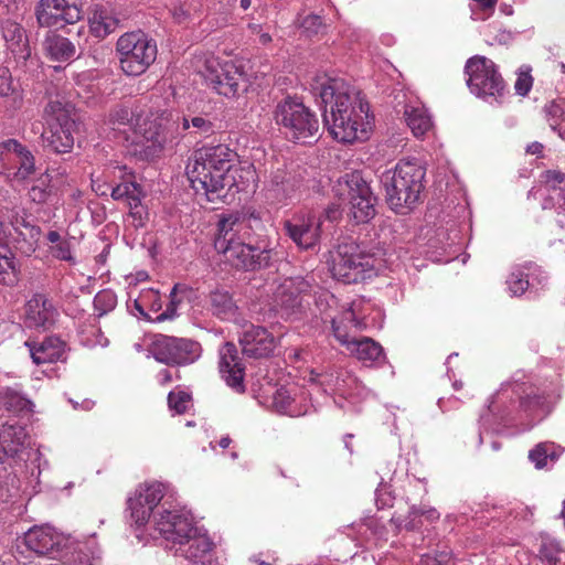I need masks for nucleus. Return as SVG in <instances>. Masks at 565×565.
I'll return each mask as SVG.
<instances>
[{
    "mask_svg": "<svg viewBox=\"0 0 565 565\" xmlns=\"http://www.w3.org/2000/svg\"><path fill=\"white\" fill-rule=\"evenodd\" d=\"M310 89L320 100L323 122L333 139L353 143L369 138L373 116L361 92L327 73H317L311 78Z\"/></svg>",
    "mask_w": 565,
    "mask_h": 565,
    "instance_id": "1",
    "label": "nucleus"
},
{
    "mask_svg": "<svg viewBox=\"0 0 565 565\" xmlns=\"http://www.w3.org/2000/svg\"><path fill=\"white\" fill-rule=\"evenodd\" d=\"M557 398L556 390L540 391L518 380L504 382L491 397L487 411L480 415V425L486 430L498 431L519 408L533 419L541 420L551 412Z\"/></svg>",
    "mask_w": 565,
    "mask_h": 565,
    "instance_id": "2",
    "label": "nucleus"
},
{
    "mask_svg": "<svg viewBox=\"0 0 565 565\" xmlns=\"http://www.w3.org/2000/svg\"><path fill=\"white\" fill-rule=\"evenodd\" d=\"M236 152L226 145L205 147L194 152L185 168L191 188L209 202L225 198V190L238 189L235 180Z\"/></svg>",
    "mask_w": 565,
    "mask_h": 565,
    "instance_id": "3",
    "label": "nucleus"
},
{
    "mask_svg": "<svg viewBox=\"0 0 565 565\" xmlns=\"http://www.w3.org/2000/svg\"><path fill=\"white\" fill-rule=\"evenodd\" d=\"M386 250H364L355 243H342L331 253L330 271L334 279L344 284L359 281L377 275L386 267Z\"/></svg>",
    "mask_w": 565,
    "mask_h": 565,
    "instance_id": "4",
    "label": "nucleus"
},
{
    "mask_svg": "<svg viewBox=\"0 0 565 565\" xmlns=\"http://www.w3.org/2000/svg\"><path fill=\"white\" fill-rule=\"evenodd\" d=\"M92 189L99 196H105L110 191V196L115 201H124L127 204L129 215L137 222L136 226L143 225L147 211L141 204L142 189L126 166L106 168L100 177L92 178Z\"/></svg>",
    "mask_w": 565,
    "mask_h": 565,
    "instance_id": "5",
    "label": "nucleus"
},
{
    "mask_svg": "<svg viewBox=\"0 0 565 565\" xmlns=\"http://www.w3.org/2000/svg\"><path fill=\"white\" fill-rule=\"evenodd\" d=\"M365 301L355 299L350 307L342 313L340 322L332 319V331L335 339L348 350L350 355L360 361L364 366L371 367L380 365L385 361V354L382 345L372 338L350 337L341 327L342 322H350L356 329H364L367 326L364 316Z\"/></svg>",
    "mask_w": 565,
    "mask_h": 565,
    "instance_id": "6",
    "label": "nucleus"
},
{
    "mask_svg": "<svg viewBox=\"0 0 565 565\" xmlns=\"http://www.w3.org/2000/svg\"><path fill=\"white\" fill-rule=\"evenodd\" d=\"M183 68L189 74H195L217 94L235 97L245 84V75L230 61L222 63L211 53H195L184 62Z\"/></svg>",
    "mask_w": 565,
    "mask_h": 565,
    "instance_id": "7",
    "label": "nucleus"
},
{
    "mask_svg": "<svg viewBox=\"0 0 565 565\" xmlns=\"http://www.w3.org/2000/svg\"><path fill=\"white\" fill-rule=\"evenodd\" d=\"M114 129L127 127L132 132L131 143L139 146L146 157L156 156L166 140L161 122L148 114L125 105L116 106L109 114Z\"/></svg>",
    "mask_w": 565,
    "mask_h": 565,
    "instance_id": "8",
    "label": "nucleus"
},
{
    "mask_svg": "<svg viewBox=\"0 0 565 565\" xmlns=\"http://www.w3.org/2000/svg\"><path fill=\"white\" fill-rule=\"evenodd\" d=\"M425 170L415 161H401L394 169L386 170L381 183L386 191V200L392 210L401 212L411 209L423 190Z\"/></svg>",
    "mask_w": 565,
    "mask_h": 565,
    "instance_id": "9",
    "label": "nucleus"
},
{
    "mask_svg": "<svg viewBox=\"0 0 565 565\" xmlns=\"http://www.w3.org/2000/svg\"><path fill=\"white\" fill-rule=\"evenodd\" d=\"M313 292L315 302L320 311L327 310L335 298L328 290L315 285L311 276L286 277L279 281L273 294L274 308L281 316H290L302 307L306 297Z\"/></svg>",
    "mask_w": 565,
    "mask_h": 565,
    "instance_id": "10",
    "label": "nucleus"
},
{
    "mask_svg": "<svg viewBox=\"0 0 565 565\" xmlns=\"http://www.w3.org/2000/svg\"><path fill=\"white\" fill-rule=\"evenodd\" d=\"M309 382L317 384L342 409H355V406L366 399L370 391L350 371L332 367L323 373L311 371Z\"/></svg>",
    "mask_w": 565,
    "mask_h": 565,
    "instance_id": "11",
    "label": "nucleus"
},
{
    "mask_svg": "<svg viewBox=\"0 0 565 565\" xmlns=\"http://www.w3.org/2000/svg\"><path fill=\"white\" fill-rule=\"evenodd\" d=\"M215 543L192 512L179 507V553L193 565H222L214 556Z\"/></svg>",
    "mask_w": 565,
    "mask_h": 565,
    "instance_id": "12",
    "label": "nucleus"
},
{
    "mask_svg": "<svg viewBox=\"0 0 565 565\" xmlns=\"http://www.w3.org/2000/svg\"><path fill=\"white\" fill-rule=\"evenodd\" d=\"M46 129L42 134L44 147L55 153H67L74 147L75 109L70 103L50 100L44 108Z\"/></svg>",
    "mask_w": 565,
    "mask_h": 565,
    "instance_id": "13",
    "label": "nucleus"
},
{
    "mask_svg": "<svg viewBox=\"0 0 565 565\" xmlns=\"http://www.w3.org/2000/svg\"><path fill=\"white\" fill-rule=\"evenodd\" d=\"M275 122L288 139L308 142L319 132L317 116L300 100L285 98L279 102L274 111Z\"/></svg>",
    "mask_w": 565,
    "mask_h": 565,
    "instance_id": "14",
    "label": "nucleus"
},
{
    "mask_svg": "<svg viewBox=\"0 0 565 565\" xmlns=\"http://www.w3.org/2000/svg\"><path fill=\"white\" fill-rule=\"evenodd\" d=\"M121 71L128 76L143 74L156 61L157 44L142 31L127 32L116 43Z\"/></svg>",
    "mask_w": 565,
    "mask_h": 565,
    "instance_id": "15",
    "label": "nucleus"
},
{
    "mask_svg": "<svg viewBox=\"0 0 565 565\" xmlns=\"http://www.w3.org/2000/svg\"><path fill=\"white\" fill-rule=\"evenodd\" d=\"M468 75L467 84L472 94L492 103L504 94V83L495 64L484 56L470 57L465 66Z\"/></svg>",
    "mask_w": 565,
    "mask_h": 565,
    "instance_id": "16",
    "label": "nucleus"
},
{
    "mask_svg": "<svg viewBox=\"0 0 565 565\" xmlns=\"http://www.w3.org/2000/svg\"><path fill=\"white\" fill-rule=\"evenodd\" d=\"M300 188V177L280 164L268 172L262 192L267 202L280 204L297 198Z\"/></svg>",
    "mask_w": 565,
    "mask_h": 565,
    "instance_id": "17",
    "label": "nucleus"
},
{
    "mask_svg": "<svg viewBox=\"0 0 565 565\" xmlns=\"http://www.w3.org/2000/svg\"><path fill=\"white\" fill-rule=\"evenodd\" d=\"M345 185L350 216L359 223H367L375 215V201L370 185L363 180L360 173L353 172L347 175Z\"/></svg>",
    "mask_w": 565,
    "mask_h": 565,
    "instance_id": "18",
    "label": "nucleus"
},
{
    "mask_svg": "<svg viewBox=\"0 0 565 565\" xmlns=\"http://www.w3.org/2000/svg\"><path fill=\"white\" fill-rule=\"evenodd\" d=\"M40 26L51 28L61 23L74 24L83 17L77 0H40L35 8Z\"/></svg>",
    "mask_w": 565,
    "mask_h": 565,
    "instance_id": "19",
    "label": "nucleus"
},
{
    "mask_svg": "<svg viewBox=\"0 0 565 565\" xmlns=\"http://www.w3.org/2000/svg\"><path fill=\"white\" fill-rule=\"evenodd\" d=\"M250 226L245 218L228 214L222 216L217 223V235L214 247L221 254H227L243 239H248Z\"/></svg>",
    "mask_w": 565,
    "mask_h": 565,
    "instance_id": "20",
    "label": "nucleus"
},
{
    "mask_svg": "<svg viewBox=\"0 0 565 565\" xmlns=\"http://www.w3.org/2000/svg\"><path fill=\"white\" fill-rule=\"evenodd\" d=\"M307 392L296 387H278L270 402V407L274 412L288 415L290 417H298L309 413L312 406L308 402Z\"/></svg>",
    "mask_w": 565,
    "mask_h": 565,
    "instance_id": "21",
    "label": "nucleus"
},
{
    "mask_svg": "<svg viewBox=\"0 0 565 565\" xmlns=\"http://www.w3.org/2000/svg\"><path fill=\"white\" fill-rule=\"evenodd\" d=\"M233 247V250L223 254L225 258L237 268L253 270L256 267L266 266L270 259V249L265 246L252 245L249 238L243 239Z\"/></svg>",
    "mask_w": 565,
    "mask_h": 565,
    "instance_id": "22",
    "label": "nucleus"
},
{
    "mask_svg": "<svg viewBox=\"0 0 565 565\" xmlns=\"http://www.w3.org/2000/svg\"><path fill=\"white\" fill-rule=\"evenodd\" d=\"M288 236L301 249H311L320 236V222L312 215H296L285 222Z\"/></svg>",
    "mask_w": 565,
    "mask_h": 565,
    "instance_id": "23",
    "label": "nucleus"
},
{
    "mask_svg": "<svg viewBox=\"0 0 565 565\" xmlns=\"http://www.w3.org/2000/svg\"><path fill=\"white\" fill-rule=\"evenodd\" d=\"M7 162L18 167L14 175L18 179H25L34 172V157L22 143L15 139H10L3 143V150L0 152V172L7 173Z\"/></svg>",
    "mask_w": 565,
    "mask_h": 565,
    "instance_id": "24",
    "label": "nucleus"
},
{
    "mask_svg": "<svg viewBox=\"0 0 565 565\" xmlns=\"http://www.w3.org/2000/svg\"><path fill=\"white\" fill-rule=\"evenodd\" d=\"M25 323L33 328L50 329L58 317L52 299L44 294H34L25 303Z\"/></svg>",
    "mask_w": 565,
    "mask_h": 565,
    "instance_id": "25",
    "label": "nucleus"
},
{
    "mask_svg": "<svg viewBox=\"0 0 565 565\" xmlns=\"http://www.w3.org/2000/svg\"><path fill=\"white\" fill-rule=\"evenodd\" d=\"M239 343L243 353L255 359L268 356L276 345L274 335L266 328L254 324L245 327Z\"/></svg>",
    "mask_w": 565,
    "mask_h": 565,
    "instance_id": "26",
    "label": "nucleus"
},
{
    "mask_svg": "<svg viewBox=\"0 0 565 565\" xmlns=\"http://www.w3.org/2000/svg\"><path fill=\"white\" fill-rule=\"evenodd\" d=\"M220 374L225 383L238 393L244 392V366L236 347L226 342L220 350Z\"/></svg>",
    "mask_w": 565,
    "mask_h": 565,
    "instance_id": "27",
    "label": "nucleus"
},
{
    "mask_svg": "<svg viewBox=\"0 0 565 565\" xmlns=\"http://www.w3.org/2000/svg\"><path fill=\"white\" fill-rule=\"evenodd\" d=\"M13 233L12 243L21 254L30 256L38 246L42 234L41 227L26 221L25 217L15 215L10 221Z\"/></svg>",
    "mask_w": 565,
    "mask_h": 565,
    "instance_id": "28",
    "label": "nucleus"
},
{
    "mask_svg": "<svg viewBox=\"0 0 565 565\" xmlns=\"http://www.w3.org/2000/svg\"><path fill=\"white\" fill-rule=\"evenodd\" d=\"M23 541L30 551L39 555H46L60 548L63 536L52 526L41 525L30 529L24 534Z\"/></svg>",
    "mask_w": 565,
    "mask_h": 565,
    "instance_id": "29",
    "label": "nucleus"
},
{
    "mask_svg": "<svg viewBox=\"0 0 565 565\" xmlns=\"http://www.w3.org/2000/svg\"><path fill=\"white\" fill-rule=\"evenodd\" d=\"M33 363L36 365L65 360L66 343L55 335L46 337L42 342L26 341Z\"/></svg>",
    "mask_w": 565,
    "mask_h": 565,
    "instance_id": "30",
    "label": "nucleus"
},
{
    "mask_svg": "<svg viewBox=\"0 0 565 565\" xmlns=\"http://www.w3.org/2000/svg\"><path fill=\"white\" fill-rule=\"evenodd\" d=\"M0 29L9 50L20 58H28L31 52L29 40L22 25L11 19H2Z\"/></svg>",
    "mask_w": 565,
    "mask_h": 565,
    "instance_id": "31",
    "label": "nucleus"
},
{
    "mask_svg": "<svg viewBox=\"0 0 565 565\" xmlns=\"http://www.w3.org/2000/svg\"><path fill=\"white\" fill-rule=\"evenodd\" d=\"M177 296V282L170 289L171 300L167 307V309L162 312H159L162 309V299L158 291L150 289L140 296L138 300H136V308L140 311L141 315H145L143 307H150V311L158 313L152 320L156 322H163L167 319H172L175 312L177 302L174 297Z\"/></svg>",
    "mask_w": 565,
    "mask_h": 565,
    "instance_id": "32",
    "label": "nucleus"
},
{
    "mask_svg": "<svg viewBox=\"0 0 565 565\" xmlns=\"http://www.w3.org/2000/svg\"><path fill=\"white\" fill-rule=\"evenodd\" d=\"M19 282V270L14 256L9 248V239L4 224L0 222V284L13 287Z\"/></svg>",
    "mask_w": 565,
    "mask_h": 565,
    "instance_id": "33",
    "label": "nucleus"
},
{
    "mask_svg": "<svg viewBox=\"0 0 565 565\" xmlns=\"http://www.w3.org/2000/svg\"><path fill=\"white\" fill-rule=\"evenodd\" d=\"M116 19L106 8L95 4L88 13V23L92 34L96 38L104 39L118 26Z\"/></svg>",
    "mask_w": 565,
    "mask_h": 565,
    "instance_id": "34",
    "label": "nucleus"
},
{
    "mask_svg": "<svg viewBox=\"0 0 565 565\" xmlns=\"http://www.w3.org/2000/svg\"><path fill=\"white\" fill-rule=\"evenodd\" d=\"M26 441V433L21 426H9L0 435V451L2 460L4 457H15L24 448Z\"/></svg>",
    "mask_w": 565,
    "mask_h": 565,
    "instance_id": "35",
    "label": "nucleus"
},
{
    "mask_svg": "<svg viewBox=\"0 0 565 565\" xmlns=\"http://www.w3.org/2000/svg\"><path fill=\"white\" fill-rule=\"evenodd\" d=\"M419 516H424L428 522H436L440 518V513L433 507H417L409 508L407 516L394 515L391 521L398 530H415L420 525Z\"/></svg>",
    "mask_w": 565,
    "mask_h": 565,
    "instance_id": "36",
    "label": "nucleus"
},
{
    "mask_svg": "<svg viewBox=\"0 0 565 565\" xmlns=\"http://www.w3.org/2000/svg\"><path fill=\"white\" fill-rule=\"evenodd\" d=\"M404 115L407 126L417 138L423 137L433 127L430 115L420 104L406 105Z\"/></svg>",
    "mask_w": 565,
    "mask_h": 565,
    "instance_id": "37",
    "label": "nucleus"
},
{
    "mask_svg": "<svg viewBox=\"0 0 565 565\" xmlns=\"http://www.w3.org/2000/svg\"><path fill=\"white\" fill-rule=\"evenodd\" d=\"M210 307L214 316L222 320H235L238 307L226 290H215L210 296Z\"/></svg>",
    "mask_w": 565,
    "mask_h": 565,
    "instance_id": "38",
    "label": "nucleus"
},
{
    "mask_svg": "<svg viewBox=\"0 0 565 565\" xmlns=\"http://www.w3.org/2000/svg\"><path fill=\"white\" fill-rule=\"evenodd\" d=\"M44 49L47 55L55 61H67L76 53L75 45L60 34H49L44 41Z\"/></svg>",
    "mask_w": 565,
    "mask_h": 565,
    "instance_id": "39",
    "label": "nucleus"
},
{
    "mask_svg": "<svg viewBox=\"0 0 565 565\" xmlns=\"http://www.w3.org/2000/svg\"><path fill=\"white\" fill-rule=\"evenodd\" d=\"M150 351L158 362L170 366L177 364V342L174 338L163 334L154 335Z\"/></svg>",
    "mask_w": 565,
    "mask_h": 565,
    "instance_id": "40",
    "label": "nucleus"
},
{
    "mask_svg": "<svg viewBox=\"0 0 565 565\" xmlns=\"http://www.w3.org/2000/svg\"><path fill=\"white\" fill-rule=\"evenodd\" d=\"M537 267L530 265L526 267L515 268L507 280L508 288L513 296L522 295L529 287L534 286L533 275L537 271Z\"/></svg>",
    "mask_w": 565,
    "mask_h": 565,
    "instance_id": "41",
    "label": "nucleus"
},
{
    "mask_svg": "<svg viewBox=\"0 0 565 565\" xmlns=\"http://www.w3.org/2000/svg\"><path fill=\"white\" fill-rule=\"evenodd\" d=\"M156 530L167 541L175 543L177 540V511L174 509H166L159 511L154 518Z\"/></svg>",
    "mask_w": 565,
    "mask_h": 565,
    "instance_id": "42",
    "label": "nucleus"
},
{
    "mask_svg": "<svg viewBox=\"0 0 565 565\" xmlns=\"http://www.w3.org/2000/svg\"><path fill=\"white\" fill-rule=\"evenodd\" d=\"M557 458L558 454L553 443H541L529 452V459L537 469L547 467L550 461L554 462Z\"/></svg>",
    "mask_w": 565,
    "mask_h": 565,
    "instance_id": "43",
    "label": "nucleus"
},
{
    "mask_svg": "<svg viewBox=\"0 0 565 565\" xmlns=\"http://www.w3.org/2000/svg\"><path fill=\"white\" fill-rule=\"evenodd\" d=\"M164 492V486L158 481L140 483L135 490V493L152 509L163 499Z\"/></svg>",
    "mask_w": 565,
    "mask_h": 565,
    "instance_id": "44",
    "label": "nucleus"
},
{
    "mask_svg": "<svg viewBox=\"0 0 565 565\" xmlns=\"http://www.w3.org/2000/svg\"><path fill=\"white\" fill-rule=\"evenodd\" d=\"M128 509L130 510L131 519L138 526L145 525L153 511V509L146 504L136 493L128 499Z\"/></svg>",
    "mask_w": 565,
    "mask_h": 565,
    "instance_id": "45",
    "label": "nucleus"
},
{
    "mask_svg": "<svg viewBox=\"0 0 565 565\" xmlns=\"http://www.w3.org/2000/svg\"><path fill=\"white\" fill-rule=\"evenodd\" d=\"M202 353L201 344L194 340L179 339V366L195 362Z\"/></svg>",
    "mask_w": 565,
    "mask_h": 565,
    "instance_id": "46",
    "label": "nucleus"
},
{
    "mask_svg": "<svg viewBox=\"0 0 565 565\" xmlns=\"http://www.w3.org/2000/svg\"><path fill=\"white\" fill-rule=\"evenodd\" d=\"M543 181L548 190L557 191L558 204L565 196V173L559 170H547L542 174Z\"/></svg>",
    "mask_w": 565,
    "mask_h": 565,
    "instance_id": "47",
    "label": "nucleus"
},
{
    "mask_svg": "<svg viewBox=\"0 0 565 565\" xmlns=\"http://www.w3.org/2000/svg\"><path fill=\"white\" fill-rule=\"evenodd\" d=\"M1 403L13 412H20L28 408L30 401L13 388L7 387L1 392Z\"/></svg>",
    "mask_w": 565,
    "mask_h": 565,
    "instance_id": "48",
    "label": "nucleus"
},
{
    "mask_svg": "<svg viewBox=\"0 0 565 565\" xmlns=\"http://www.w3.org/2000/svg\"><path fill=\"white\" fill-rule=\"evenodd\" d=\"M93 303L98 317H103L115 309L117 297L115 292L109 289L100 290L95 296Z\"/></svg>",
    "mask_w": 565,
    "mask_h": 565,
    "instance_id": "49",
    "label": "nucleus"
},
{
    "mask_svg": "<svg viewBox=\"0 0 565 565\" xmlns=\"http://www.w3.org/2000/svg\"><path fill=\"white\" fill-rule=\"evenodd\" d=\"M497 2V0H472L470 3L471 19L473 21L489 19L495 10Z\"/></svg>",
    "mask_w": 565,
    "mask_h": 565,
    "instance_id": "50",
    "label": "nucleus"
},
{
    "mask_svg": "<svg viewBox=\"0 0 565 565\" xmlns=\"http://www.w3.org/2000/svg\"><path fill=\"white\" fill-rule=\"evenodd\" d=\"M299 26L307 36L318 35L326 30V23L322 18L315 13L299 19Z\"/></svg>",
    "mask_w": 565,
    "mask_h": 565,
    "instance_id": "51",
    "label": "nucleus"
},
{
    "mask_svg": "<svg viewBox=\"0 0 565 565\" xmlns=\"http://www.w3.org/2000/svg\"><path fill=\"white\" fill-rule=\"evenodd\" d=\"M531 71L532 68L529 65H522L519 68L514 89L520 96H526L533 86V77L531 75Z\"/></svg>",
    "mask_w": 565,
    "mask_h": 565,
    "instance_id": "52",
    "label": "nucleus"
},
{
    "mask_svg": "<svg viewBox=\"0 0 565 565\" xmlns=\"http://www.w3.org/2000/svg\"><path fill=\"white\" fill-rule=\"evenodd\" d=\"M561 548L558 544L550 542L544 543L540 550V556L545 565H557L561 559Z\"/></svg>",
    "mask_w": 565,
    "mask_h": 565,
    "instance_id": "53",
    "label": "nucleus"
},
{
    "mask_svg": "<svg viewBox=\"0 0 565 565\" xmlns=\"http://www.w3.org/2000/svg\"><path fill=\"white\" fill-rule=\"evenodd\" d=\"M544 111L550 124H557L565 115V100L561 98L551 100L545 105Z\"/></svg>",
    "mask_w": 565,
    "mask_h": 565,
    "instance_id": "54",
    "label": "nucleus"
},
{
    "mask_svg": "<svg viewBox=\"0 0 565 565\" xmlns=\"http://www.w3.org/2000/svg\"><path fill=\"white\" fill-rule=\"evenodd\" d=\"M182 126L185 130L193 128L199 134H211L213 131L212 122L202 116H195L191 120L183 118Z\"/></svg>",
    "mask_w": 565,
    "mask_h": 565,
    "instance_id": "55",
    "label": "nucleus"
},
{
    "mask_svg": "<svg viewBox=\"0 0 565 565\" xmlns=\"http://www.w3.org/2000/svg\"><path fill=\"white\" fill-rule=\"evenodd\" d=\"M50 252L53 255V257L60 259V260H66V262H73L74 258L72 256L71 252V245L68 241L61 239L54 245L50 246Z\"/></svg>",
    "mask_w": 565,
    "mask_h": 565,
    "instance_id": "56",
    "label": "nucleus"
},
{
    "mask_svg": "<svg viewBox=\"0 0 565 565\" xmlns=\"http://www.w3.org/2000/svg\"><path fill=\"white\" fill-rule=\"evenodd\" d=\"M50 195V191L44 181L33 185L29 191L30 199L35 203H44Z\"/></svg>",
    "mask_w": 565,
    "mask_h": 565,
    "instance_id": "57",
    "label": "nucleus"
},
{
    "mask_svg": "<svg viewBox=\"0 0 565 565\" xmlns=\"http://www.w3.org/2000/svg\"><path fill=\"white\" fill-rule=\"evenodd\" d=\"M340 35L348 44L360 42L364 38V33L362 30L352 28L351 25L343 26L340 30Z\"/></svg>",
    "mask_w": 565,
    "mask_h": 565,
    "instance_id": "58",
    "label": "nucleus"
},
{
    "mask_svg": "<svg viewBox=\"0 0 565 565\" xmlns=\"http://www.w3.org/2000/svg\"><path fill=\"white\" fill-rule=\"evenodd\" d=\"M196 299L198 294L195 290L192 288H181V285L179 284V305H181L184 300H186L189 303H193Z\"/></svg>",
    "mask_w": 565,
    "mask_h": 565,
    "instance_id": "59",
    "label": "nucleus"
},
{
    "mask_svg": "<svg viewBox=\"0 0 565 565\" xmlns=\"http://www.w3.org/2000/svg\"><path fill=\"white\" fill-rule=\"evenodd\" d=\"M179 415L186 412L191 407V396L185 392L179 391Z\"/></svg>",
    "mask_w": 565,
    "mask_h": 565,
    "instance_id": "60",
    "label": "nucleus"
},
{
    "mask_svg": "<svg viewBox=\"0 0 565 565\" xmlns=\"http://www.w3.org/2000/svg\"><path fill=\"white\" fill-rule=\"evenodd\" d=\"M450 552L443 551L435 557V563L433 565H446L450 559Z\"/></svg>",
    "mask_w": 565,
    "mask_h": 565,
    "instance_id": "61",
    "label": "nucleus"
},
{
    "mask_svg": "<svg viewBox=\"0 0 565 565\" xmlns=\"http://www.w3.org/2000/svg\"><path fill=\"white\" fill-rule=\"evenodd\" d=\"M376 504L380 509H383L384 507H388L392 504L391 497L382 498L381 491H376Z\"/></svg>",
    "mask_w": 565,
    "mask_h": 565,
    "instance_id": "62",
    "label": "nucleus"
},
{
    "mask_svg": "<svg viewBox=\"0 0 565 565\" xmlns=\"http://www.w3.org/2000/svg\"><path fill=\"white\" fill-rule=\"evenodd\" d=\"M542 150H543V145L537 141L532 142L526 148V152H529L531 154H539L542 152Z\"/></svg>",
    "mask_w": 565,
    "mask_h": 565,
    "instance_id": "63",
    "label": "nucleus"
},
{
    "mask_svg": "<svg viewBox=\"0 0 565 565\" xmlns=\"http://www.w3.org/2000/svg\"><path fill=\"white\" fill-rule=\"evenodd\" d=\"M551 128L557 132V135L565 140V125L563 122L553 124L551 122Z\"/></svg>",
    "mask_w": 565,
    "mask_h": 565,
    "instance_id": "64",
    "label": "nucleus"
}]
</instances>
